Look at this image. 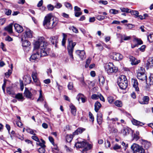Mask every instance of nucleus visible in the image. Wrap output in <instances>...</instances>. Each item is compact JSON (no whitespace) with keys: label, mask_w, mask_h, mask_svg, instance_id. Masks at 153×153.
Wrapping results in <instances>:
<instances>
[{"label":"nucleus","mask_w":153,"mask_h":153,"mask_svg":"<svg viewBox=\"0 0 153 153\" xmlns=\"http://www.w3.org/2000/svg\"><path fill=\"white\" fill-rule=\"evenodd\" d=\"M47 45V43L45 41L44 38L41 37L35 43L34 48L35 49H37L41 56H44L48 55L49 53L46 48Z\"/></svg>","instance_id":"f257e3e1"},{"label":"nucleus","mask_w":153,"mask_h":153,"mask_svg":"<svg viewBox=\"0 0 153 153\" xmlns=\"http://www.w3.org/2000/svg\"><path fill=\"white\" fill-rule=\"evenodd\" d=\"M52 15L51 14H47L44 18L43 22V25L46 29H51L53 28L57 24V22L53 19L51 20Z\"/></svg>","instance_id":"f03ea898"},{"label":"nucleus","mask_w":153,"mask_h":153,"mask_svg":"<svg viewBox=\"0 0 153 153\" xmlns=\"http://www.w3.org/2000/svg\"><path fill=\"white\" fill-rule=\"evenodd\" d=\"M68 44L67 47V50L70 60L73 61L74 60V58L73 53L74 51V47L76 44V42H73V41L70 39H68Z\"/></svg>","instance_id":"7ed1b4c3"},{"label":"nucleus","mask_w":153,"mask_h":153,"mask_svg":"<svg viewBox=\"0 0 153 153\" xmlns=\"http://www.w3.org/2000/svg\"><path fill=\"white\" fill-rule=\"evenodd\" d=\"M75 146L77 148H80L85 147L82 151V153H87V151L91 149L92 146L91 144L84 141L76 142Z\"/></svg>","instance_id":"20e7f679"},{"label":"nucleus","mask_w":153,"mask_h":153,"mask_svg":"<svg viewBox=\"0 0 153 153\" xmlns=\"http://www.w3.org/2000/svg\"><path fill=\"white\" fill-rule=\"evenodd\" d=\"M105 71L108 74L116 73L118 71V68L111 62L106 64L105 66Z\"/></svg>","instance_id":"39448f33"},{"label":"nucleus","mask_w":153,"mask_h":153,"mask_svg":"<svg viewBox=\"0 0 153 153\" xmlns=\"http://www.w3.org/2000/svg\"><path fill=\"white\" fill-rule=\"evenodd\" d=\"M118 84L122 89H126L128 86V81L125 75L120 76L118 79Z\"/></svg>","instance_id":"423d86ee"},{"label":"nucleus","mask_w":153,"mask_h":153,"mask_svg":"<svg viewBox=\"0 0 153 153\" xmlns=\"http://www.w3.org/2000/svg\"><path fill=\"white\" fill-rule=\"evenodd\" d=\"M131 149L134 152L144 153L145 152V150L142 146L136 143H134L131 146Z\"/></svg>","instance_id":"0eeeda50"},{"label":"nucleus","mask_w":153,"mask_h":153,"mask_svg":"<svg viewBox=\"0 0 153 153\" xmlns=\"http://www.w3.org/2000/svg\"><path fill=\"white\" fill-rule=\"evenodd\" d=\"M33 53L31 56L30 60L32 61L33 60L38 61L39 60L41 57L37 49H35L34 48Z\"/></svg>","instance_id":"6e6552de"},{"label":"nucleus","mask_w":153,"mask_h":153,"mask_svg":"<svg viewBox=\"0 0 153 153\" xmlns=\"http://www.w3.org/2000/svg\"><path fill=\"white\" fill-rule=\"evenodd\" d=\"M110 58L114 60L119 61L123 59V56L120 53L113 52L111 53Z\"/></svg>","instance_id":"1a4fd4ad"},{"label":"nucleus","mask_w":153,"mask_h":153,"mask_svg":"<svg viewBox=\"0 0 153 153\" xmlns=\"http://www.w3.org/2000/svg\"><path fill=\"white\" fill-rule=\"evenodd\" d=\"M32 32L29 29H27L23 33L22 38H31L32 37Z\"/></svg>","instance_id":"9d476101"},{"label":"nucleus","mask_w":153,"mask_h":153,"mask_svg":"<svg viewBox=\"0 0 153 153\" xmlns=\"http://www.w3.org/2000/svg\"><path fill=\"white\" fill-rule=\"evenodd\" d=\"M21 40L22 41V45L23 49L25 50L26 48H27V51H28L30 49L29 46L30 45V42L27 40L23 41V37L22 38Z\"/></svg>","instance_id":"9b49d317"},{"label":"nucleus","mask_w":153,"mask_h":153,"mask_svg":"<svg viewBox=\"0 0 153 153\" xmlns=\"http://www.w3.org/2000/svg\"><path fill=\"white\" fill-rule=\"evenodd\" d=\"M37 73L36 72H33L32 73V77L34 82L36 86H40V82L37 77Z\"/></svg>","instance_id":"f8f14e48"},{"label":"nucleus","mask_w":153,"mask_h":153,"mask_svg":"<svg viewBox=\"0 0 153 153\" xmlns=\"http://www.w3.org/2000/svg\"><path fill=\"white\" fill-rule=\"evenodd\" d=\"M75 53L82 60H83L85 58V53L84 50H77L75 51Z\"/></svg>","instance_id":"ddd939ff"},{"label":"nucleus","mask_w":153,"mask_h":153,"mask_svg":"<svg viewBox=\"0 0 153 153\" xmlns=\"http://www.w3.org/2000/svg\"><path fill=\"white\" fill-rule=\"evenodd\" d=\"M137 77L139 79L142 81L146 80L147 82V76L145 73L138 72Z\"/></svg>","instance_id":"4468645a"},{"label":"nucleus","mask_w":153,"mask_h":153,"mask_svg":"<svg viewBox=\"0 0 153 153\" xmlns=\"http://www.w3.org/2000/svg\"><path fill=\"white\" fill-rule=\"evenodd\" d=\"M146 66L147 69L153 67V57H149L147 60Z\"/></svg>","instance_id":"2eb2a0df"},{"label":"nucleus","mask_w":153,"mask_h":153,"mask_svg":"<svg viewBox=\"0 0 153 153\" xmlns=\"http://www.w3.org/2000/svg\"><path fill=\"white\" fill-rule=\"evenodd\" d=\"M32 89H30V91H29L28 89L26 88L25 92L24 93V96L27 98H31L32 97V94L31 93Z\"/></svg>","instance_id":"dca6fc26"},{"label":"nucleus","mask_w":153,"mask_h":153,"mask_svg":"<svg viewBox=\"0 0 153 153\" xmlns=\"http://www.w3.org/2000/svg\"><path fill=\"white\" fill-rule=\"evenodd\" d=\"M15 29L18 33H21L23 30L22 27L17 24H15L14 25Z\"/></svg>","instance_id":"f3484780"},{"label":"nucleus","mask_w":153,"mask_h":153,"mask_svg":"<svg viewBox=\"0 0 153 153\" xmlns=\"http://www.w3.org/2000/svg\"><path fill=\"white\" fill-rule=\"evenodd\" d=\"M149 100V97L148 96H144L142 100L139 101V102L141 104H148Z\"/></svg>","instance_id":"a211bd4d"},{"label":"nucleus","mask_w":153,"mask_h":153,"mask_svg":"<svg viewBox=\"0 0 153 153\" xmlns=\"http://www.w3.org/2000/svg\"><path fill=\"white\" fill-rule=\"evenodd\" d=\"M132 82L133 83V87L135 88L136 91H139V89L138 87V82L137 79H132Z\"/></svg>","instance_id":"6ab92c4d"},{"label":"nucleus","mask_w":153,"mask_h":153,"mask_svg":"<svg viewBox=\"0 0 153 153\" xmlns=\"http://www.w3.org/2000/svg\"><path fill=\"white\" fill-rule=\"evenodd\" d=\"M129 59L132 65H136L140 62V60L137 61L134 57L132 56H130Z\"/></svg>","instance_id":"aec40b11"},{"label":"nucleus","mask_w":153,"mask_h":153,"mask_svg":"<svg viewBox=\"0 0 153 153\" xmlns=\"http://www.w3.org/2000/svg\"><path fill=\"white\" fill-rule=\"evenodd\" d=\"M142 144L143 145L145 148L147 149L151 146V144L150 142L147 140H142L141 141Z\"/></svg>","instance_id":"412c9836"},{"label":"nucleus","mask_w":153,"mask_h":153,"mask_svg":"<svg viewBox=\"0 0 153 153\" xmlns=\"http://www.w3.org/2000/svg\"><path fill=\"white\" fill-rule=\"evenodd\" d=\"M58 37L57 36H53L50 38V41L53 45H56L58 42Z\"/></svg>","instance_id":"4be33fe9"},{"label":"nucleus","mask_w":153,"mask_h":153,"mask_svg":"<svg viewBox=\"0 0 153 153\" xmlns=\"http://www.w3.org/2000/svg\"><path fill=\"white\" fill-rule=\"evenodd\" d=\"M85 128H78L75 132L73 133V134L74 135H78L79 134L82 133L83 131H85Z\"/></svg>","instance_id":"5701e85b"},{"label":"nucleus","mask_w":153,"mask_h":153,"mask_svg":"<svg viewBox=\"0 0 153 153\" xmlns=\"http://www.w3.org/2000/svg\"><path fill=\"white\" fill-rule=\"evenodd\" d=\"M131 130V129L129 128L125 127L122 130L121 132L125 136L128 134Z\"/></svg>","instance_id":"b1692460"},{"label":"nucleus","mask_w":153,"mask_h":153,"mask_svg":"<svg viewBox=\"0 0 153 153\" xmlns=\"http://www.w3.org/2000/svg\"><path fill=\"white\" fill-rule=\"evenodd\" d=\"M69 106L71 109V111L72 114L73 115L75 116L76 113V107L72 104H71Z\"/></svg>","instance_id":"393cba45"},{"label":"nucleus","mask_w":153,"mask_h":153,"mask_svg":"<svg viewBox=\"0 0 153 153\" xmlns=\"http://www.w3.org/2000/svg\"><path fill=\"white\" fill-rule=\"evenodd\" d=\"M101 105L100 103L98 102H96L94 105V107H95V111L97 112L99 109H100V108H101Z\"/></svg>","instance_id":"a878e982"},{"label":"nucleus","mask_w":153,"mask_h":153,"mask_svg":"<svg viewBox=\"0 0 153 153\" xmlns=\"http://www.w3.org/2000/svg\"><path fill=\"white\" fill-rule=\"evenodd\" d=\"M131 122L133 124L136 126L139 125L140 126H142L144 125V123L141 122L134 119H133L132 120Z\"/></svg>","instance_id":"bb28decb"},{"label":"nucleus","mask_w":153,"mask_h":153,"mask_svg":"<svg viewBox=\"0 0 153 153\" xmlns=\"http://www.w3.org/2000/svg\"><path fill=\"white\" fill-rule=\"evenodd\" d=\"M99 81L100 86H102L105 82V78L104 77L102 76H99Z\"/></svg>","instance_id":"cd10ccee"},{"label":"nucleus","mask_w":153,"mask_h":153,"mask_svg":"<svg viewBox=\"0 0 153 153\" xmlns=\"http://www.w3.org/2000/svg\"><path fill=\"white\" fill-rule=\"evenodd\" d=\"M7 94L12 95L15 94V92L13 91L12 87H9L7 89Z\"/></svg>","instance_id":"c85d7f7f"},{"label":"nucleus","mask_w":153,"mask_h":153,"mask_svg":"<svg viewBox=\"0 0 153 153\" xmlns=\"http://www.w3.org/2000/svg\"><path fill=\"white\" fill-rule=\"evenodd\" d=\"M15 98L19 101L22 100H22L23 99V97L22 94L20 93L16 94L15 96Z\"/></svg>","instance_id":"c756f323"},{"label":"nucleus","mask_w":153,"mask_h":153,"mask_svg":"<svg viewBox=\"0 0 153 153\" xmlns=\"http://www.w3.org/2000/svg\"><path fill=\"white\" fill-rule=\"evenodd\" d=\"M12 27L13 24H10L8 26L5 28V29L9 33H12Z\"/></svg>","instance_id":"7c9ffc66"},{"label":"nucleus","mask_w":153,"mask_h":153,"mask_svg":"<svg viewBox=\"0 0 153 153\" xmlns=\"http://www.w3.org/2000/svg\"><path fill=\"white\" fill-rule=\"evenodd\" d=\"M41 140L42 141V142H40L39 141V142H38L39 143H36V144L40 146L41 147L45 148L46 147V146L45 145V141L42 139H41Z\"/></svg>","instance_id":"2f4dec72"},{"label":"nucleus","mask_w":153,"mask_h":153,"mask_svg":"<svg viewBox=\"0 0 153 153\" xmlns=\"http://www.w3.org/2000/svg\"><path fill=\"white\" fill-rule=\"evenodd\" d=\"M147 82H148L150 85L153 84V74H151L150 75L149 77V79L146 82L147 83Z\"/></svg>","instance_id":"473e14b6"},{"label":"nucleus","mask_w":153,"mask_h":153,"mask_svg":"<svg viewBox=\"0 0 153 153\" xmlns=\"http://www.w3.org/2000/svg\"><path fill=\"white\" fill-rule=\"evenodd\" d=\"M115 105L118 107H120L123 105L122 102L119 100H116L114 102Z\"/></svg>","instance_id":"72a5a7b5"},{"label":"nucleus","mask_w":153,"mask_h":153,"mask_svg":"<svg viewBox=\"0 0 153 153\" xmlns=\"http://www.w3.org/2000/svg\"><path fill=\"white\" fill-rule=\"evenodd\" d=\"M24 80H25L27 84L30 83L31 81V78L28 76H26V77L24 79Z\"/></svg>","instance_id":"f704fd0d"},{"label":"nucleus","mask_w":153,"mask_h":153,"mask_svg":"<svg viewBox=\"0 0 153 153\" xmlns=\"http://www.w3.org/2000/svg\"><path fill=\"white\" fill-rule=\"evenodd\" d=\"M97 120L99 124H101L102 120V117L101 114H99L97 116Z\"/></svg>","instance_id":"c9c22d12"},{"label":"nucleus","mask_w":153,"mask_h":153,"mask_svg":"<svg viewBox=\"0 0 153 153\" xmlns=\"http://www.w3.org/2000/svg\"><path fill=\"white\" fill-rule=\"evenodd\" d=\"M120 10L122 12H125L127 13H129L130 12V10L127 8L121 7Z\"/></svg>","instance_id":"e433bc0d"},{"label":"nucleus","mask_w":153,"mask_h":153,"mask_svg":"<svg viewBox=\"0 0 153 153\" xmlns=\"http://www.w3.org/2000/svg\"><path fill=\"white\" fill-rule=\"evenodd\" d=\"M148 40L149 42H153V34H150L147 36Z\"/></svg>","instance_id":"4c0bfd02"},{"label":"nucleus","mask_w":153,"mask_h":153,"mask_svg":"<svg viewBox=\"0 0 153 153\" xmlns=\"http://www.w3.org/2000/svg\"><path fill=\"white\" fill-rule=\"evenodd\" d=\"M109 13L112 14H116L119 13V11L114 9H111L109 10Z\"/></svg>","instance_id":"58836bf2"},{"label":"nucleus","mask_w":153,"mask_h":153,"mask_svg":"<svg viewBox=\"0 0 153 153\" xmlns=\"http://www.w3.org/2000/svg\"><path fill=\"white\" fill-rule=\"evenodd\" d=\"M130 13H131L132 15H134L136 17H138L139 13L137 11L135 10H132V11L130 10Z\"/></svg>","instance_id":"ea45409f"},{"label":"nucleus","mask_w":153,"mask_h":153,"mask_svg":"<svg viewBox=\"0 0 153 153\" xmlns=\"http://www.w3.org/2000/svg\"><path fill=\"white\" fill-rule=\"evenodd\" d=\"M96 18L97 19L99 20H102L104 19H105L106 18V16H103L101 15H98L96 17Z\"/></svg>","instance_id":"a19ab883"},{"label":"nucleus","mask_w":153,"mask_h":153,"mask_svg":"<svg viewBox=\"0 0 153 153\" xmlns=\"http://www.w3.org/2000/svg\"><path fill=\"white\" fill-rule=\"evenodd\" d=\"M107 100L108 102L110 103H112L114 102V98L112 96H109L107 98Z\"/></svg>","instance_id":"79ce46f5"},{"label":"nucleus","mask_w":153,"mask_h":153,"mask_svg":"<svg viewBox=\"0 0 153 153\" xmlns=\"http://www.w3.org/2000/svg\"><path fill=\"white\" fill-rule=\"evenodd\" d=\"M65 6L68 8V9H69L70 10H71L72 9V5L71 4L68 2H66L65 3Z\"/></svg>","instance_id":"37998d69"},{"label":"nucleus","mask_w":153,"mask_h":153,"mask_svg":"<svg viewBox=\"0 0 153 153\" xmlns=\"http://www.w3.org/2000/svg\"><path fill=\"white\" fill-rule=\"evenodd\" d=\"M99 94H93L91 96V98L93 100H97L99 98Z\"/></svg>","instance_id":"c03bdc74"},{"label":"nucleus","mask_w":153,"mask_h":153,"mask_svg":"<svg viewBox=\"0 0 153 153\" xmlns=\"http://www.w3.org/2000/svg\"><path fill=\"white\" fill-rule=\"evenodd\" d=\"M39 98L37 99V101H42L43 100V99L42 98V91L41 90H40L39 91Z\"/></svg>","instance_id":"a18cd8bd"},{"label":"nucleus","mask_w":153,"mask_h":153,"mask_svg":"<svg viewBox=\"0 0 153 153\" xmlns=\"http://www.w3.org/2000/svg\"><path fill=\"white\" fill-rule=\"evenodd\" d=\"M134 40L136 41L139 45H141L143 44L142 41L140 39L135 38Z\"/></svg>","instance_id":"49530a36"},{"label":"nucleus","mask_w":153,"mask_h":153,"mask_svg":"<svg viewBox=\"0 0 153 153\" xmlns=\"http://www.w3.org/2000/svg\"><path fill=\"white\" fill-rule=\"evenodd\" d=\"M68 89L69 90H72L73 88V84L72 82H70L69 83L68 85Z\"/></svg>","instance_id":"de8ad7c7"},{"label":"nucleus","mask_w":153,"mask_h":153,"mask_svg":"<svg viewBox=\"0 0 153 153\" xmlns=\"http://www.w3.org/2000/svg\"><path fill=\"white\" fill-rule=\"evenodd\" d=\"M45 148L40 147L39 149L38 152L40 153H45Z\"/></svg>","instance_id":"09e8293b"},{"label":"nucleus","mask_w":153,"mask_h":153,"mask_svg":"<svg viewBox=\"0 0 153 153\" xmlns=\"http://www.w3.org/2000/svg\"><path fill=\"white\" fill-rule=\"evenodd\" d=\"M120 146H119L117 144H116L113 147V149L115 150H116L118 149H120L121 148Z\"/></svg>","instance_id":"8fccbe9b"},{"label":"nucleus","mask_w":153,"mask_h":153,"mask_svg":"<svg viewBox=\"0 0 153 153\" xmlns=\"http://www.w3.org/2000/svg\"><path fill=\"white\" fill-rule=\"evenodd\" d=\"M91 59V58H89L87 60L86 62V64L85 65L86 68H87L88 66V65L90 63Z\"/></svg>","instance_id":"3c124183"},{"label":"nucleus","mask_w":153,"mask_h":153,"mask_svg":"<svg viewBox=\"0 0 153 153\" xmlns=\"http://www.w3.org/2000/svg\"><path fill=\"white\" fill-rule=\"evenodd\" d=\"M12 73V70H9L7 72H6L5 74V76L6 77H8Z\"/></svg>","instance_id":"603ef678"},{"label":"nucleus","mask_w":153,"mask_h":153,"mask_svg":"<svg viewBox=\"0 0 153 153\" xmlns=\"http://www.w3.org/2000/svg\"><path fill=\"white\" fill-rule=\"evenodd\" d=\"M105 146L109 148L110 147V142L108 140H107L106 141H105Z\"/></svg>","instance_id":"864d4df0"},{"label":"nucleus","mask_w":153,"mask_h":153,"mask_svg":"<svg viewBox=\"0 0 153 153\" xmlns=\"http://www.w3.org/2000/svg\"><path fill=\"white\" fill-rule=\"evenodd\" d=\"M89 117L92 122L94 121V118L93 115L90 112L89 113Z\"/></svg>","instance_id":"5fc2aeb1"},{"label":"nucleus","mask_w":153,"mask_h":153,"mask_svg":"<svg viewBox=\"0 0 153 153\" xmlns=\"http://www.w3.org/2000/svg\"><path fill=\"white\" fill-rule=\"evenodd\" d=\"M47 7L48 10L52 11L53 10L54 7L51 4H49L47 6Z\"/></svg>","instance_id":"6e6d98bb"},{"label":"nucleus","mask_w":153,"mask_h":153,"mask_svg":"<svg viewBox=\"0 0 153 153\" xmlns=\"http://www.w3.org/2000/svg\"><path fill=\"white\" fill-rule=\"evenodd\" d=\"M62 7V5L61 4L59 3H57L55 5L54 7L58 9Z\"/></svg>","instance_id":"4d7b16f0"},{"label":"nucleus","mask_w":153,"mask_h":153,"mask_svg":"<svg viewBox=\"0 0 153 153\" xmlns=\"http://www.w3.org/2000/svg\"><path fill=\"white\" fill-rule=\"evenodd\" d=\"M84 97V95L82 94H79L77 97L76 98L78 100V101H79V100L81 99L82 97Z\"/></svg>","instance_id":"13d9d810"},{"label":"nucleus","mask_w":153,"mask_h":153,"mask_svg":"<svg viewBox=\"0 0 153 153\" xmlns=\"http://www.w3.org/2000/svg\"><path fill=\"white\" fill-rule=\"evenodd\" d=\"M5 12L6 15L9 16L11 14V10L10 9H6Z\"/></svg>","instance_id":"bf43d9fd"},{"label":"nucleus","mask_w":153,"mask_h":153,"mask_svg":"<svg viewBox=\"0 0 153 153\" xmlns=\"http://www.w3.org/2000/svg\"><path fill=\"white\" fill-rule=\"evenodd\" d=\"M71 29L74 32L76 33H78V29L74 26L71 27Z\"/></svg>","instance_id":"052dcab7"},{"label":"nucleus","mask_w":153,"mask_h":153,"mask_svg":"<svg viewBox=\"0 0 153 153\" xmlns=\"http://www.w3.org/2000/svg\"><path fill=\"white\" fill-rule=\"evenodd\" d=\"M125 35H123L122 34L120 33L117 34V37L121 38V40H123L124 37Z\"/></svg>","instance_id":"680f3d73"},{"label":"nucleus","mask_w":153,"mask_h":153,"mask_svg":"<svg viewBox=\"0 0 153 153\" xmlns=\"http://www.w3.org/2000/svg\"><path fill=\"white\" fill-rule=\"evenodd\" d=\"M82 12L80 11L75 12V16L76 17L79 16L80 15H82Z\"/></svg>","instance_id":"e2e57ef3"},{"label":"nucleus","mask_w":153,"mask_h":153,"mask_svg":"<svg viewBox=\"0 0 153 153\" xmlns=\"http://www.w3.org/2000/svg\"><path fill=\"white\" fill-rule=\"evenodd\" d=\"M6 19L5 18H1L0 19V25H2L5 22Z\"/></svg>","instance_id":"0e129e2a"},{"label":"nucleus","mask_w":153,"mask_h":153,"mask_svg":"<svg viewBox=\"0 0 153 153\" xmlns=\"http://www.w3.org/2000/svg\"><path fill=\"white\" fill-rule=\"evenodd\" d=\"M98 2L99 3H101L104 5H106L108 4V2L106 1L100 0L98 1Z\"/></svg>","instance_id":"69168bd1"},{"label":"nucleus","mask_w":153,"mask_h":153,"mask_svg":"<svg viewBox=\"0 0 153 153\" xmlns=\"http://www.w3.org/2000/svg\"><path fill=\"white\" fill-rule=\"evenodd\" d=\"M32 138L38 142H39V140L38 137L35 136H33L32 137Z\"/></svg>","instance_id":"338daca9"},{"label":"nucleus","mask_w":153,"mask_h":153,"mask_svg":"<svg viewBox=\"0 0 153 153\" xmlns=\"http://www.w3.org/2000/svg\"><path fill=\"white\" fill-rule=\"evenodd\" d=\"M81 83L82 84V85L83 86H85L86 85V84L85 82L84 81V79L83 78H82L80 80Z\"/></svg>","instance_id":"774afa93"}]
</instances>
